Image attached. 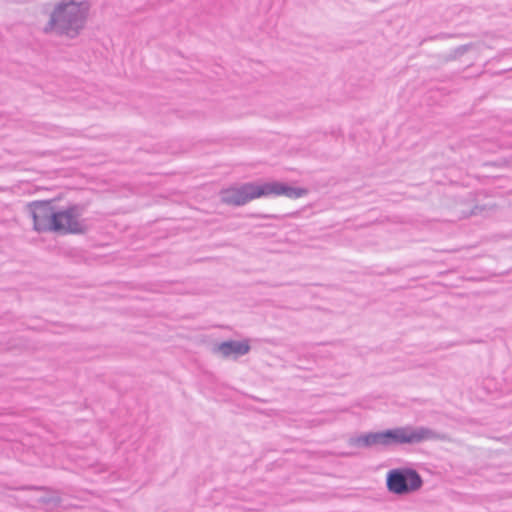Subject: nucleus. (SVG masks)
I'll return each mask as SVG.
<instances>
[{
	"instance_id": "nucleus-9",
	"label": "nucleus",
	"mask_w": 512,
	"mask_h": 512,
	"mask_svg": "<svg viewBox=\"0 0 512 512\" xmlns=\"http://www.w3.org/2000/svg\"><path fill=\"white\" fill-rule=\"evenodd\" d=\"M35 501L46 510H53L60 504V497L56 493L45 492L43 495L35 498Z\"/></svg>"
},
{
	"instance_id": "nucleus-8",
	"label": "nucleus",
	"mask_w": 512,
	"mask_h": 512,
	"mask_svg": "<svg viewBox=\"0 0 512 512\" xmlns=\"http://www.w3.org/2000/svg\"><path fill=\"white\" fill-rule=\"evenodd\" d=\"M348 443L350 446L358 448H387L385 431L369 432L351 437Z\"/></svg>"
},
{
	"instance_id": "nucleus-7",
	"label": "nucleus",
	"mask_w": 512,
	"mask_h": 512,
	"mask_svg": "<svg viewBox=\"0 0 512 512\" xmlns=\"http://www.w3.org/2000/svg\"><path fill=\"white\" fill-rule=\"evenodd\" d=\"M251 347L248 340H229L221 342L213 347V353L225 359H237L249 353Z\"/></svg>"
},
{
	"instance_id": "nucleus-2",
	"label": "nucleus",
	"mask_w": 512,
	"mask_h": 512,
	"mask_svg": "<svg viewBox=\"0 0 512 512\" xmlns=\"http://www.w3.org/2000/svg\"><path fill=\"white\" fill-rule=\"evenodd\" d=\"M306 191L295 188L281 182L272 181L263 184L245 183L239 187H232L221 191V201L228 205L241 206L251 200L284 195L291 199L302 197Z\"/></svg>"
},
{
	"instance_id": "nucleus-6",
	"label": "nucleus",
	"mask_w": 512,
	"mask_h": 512,
	"mask_svg": "<svg viewBox=\"0 0 512 512\" xmlns=\"http://www.w3.org/2000/svg\"><path fill=\"white\" fill-rule=\"evenodd\" d=\"M27 209L33 219L35 231L39 233L53 231L56 210L51 201H34L27 205Z\"/></svg>"
},
{
	"instance_id": "nucleus-10",
	"label": "nucleus",
	"mask_w": 512,
	"mask_h": 512,
	"mask_svg": "<svg viewBox=\"0 0 512 512\" xmlns=\"http://www.w3.org/2000/svg\"><path fill=\"white\" fill-rule=\"evenodd\" d=\"M479 50H480V47L475 45V44L462 45V46H459V47L455 48L451 52L450 59H458L462 55H464L465 53H468V52H471V51H475V52L478 53Z\"/></svg>"
},
{
	"instance_id": "nucleus-4",
	"label": "nucleus",
	"mask_w": 512,
	"mask_h": 512,
	"mask_svg": "<svg viewBox=\"0 0 512 512\" xmlns=\"http://www.w3.org/2000/svg\"><path fill=\"white\" fill-rule=\"evenodd\" d=\"M423 481L419 473L412 468H396L387 473L386 485L390 492L405 495L422 487Z\"/></svg>"
},
{
	"instance_id": "nucleus-5",
	"label": "nucleus",
	"mask_w": 512,
	"mask_h": 512,
	"mask_svg": "<svg viewBox=\"0 0 512 512\" xmlns=\"http://www.w3.org/2000/svg\"><path fill=\"white\" fill-rule=\"evenodd\" d=\"M84 207L72 205L63 210H56L53 232L82 234L88 230L85 220L81 218Z\"/></svg>"
},
{
	"instance_id": "nucleus-3",
	"label": "nucleus",
	"mask_w": 512,
	"mask_h": 512,
	"mask_svg": "<svg viewBox=\"0 0 512 512\" xmlns=\"http://www.w3.org/2000/svg\"><path fill=\"white\" fill-rule=\"evenodd\" d=\"M387 447L401 444H416L429 440L440 439V435L427 427H398L385 430Z\"/></svg>"
},
{
	"instance_id": "nucleus-1",
	"label": "nucleus",
	"mask_w": 512,
	"mask_h": 512,
	"mask_svg": "<svg viewBox=\"0 0 512 512\" xmlns=\"http://www.w3.org/2000/svg\"><path fill=\"white\" fill-rule=\"evenodd\" d=\"M90 11L89 2L75 0L58 3L50 13L44 27L46 34L52 33L68 39L77 38L86 26Z\"/></svg>"
}]
</instances>
